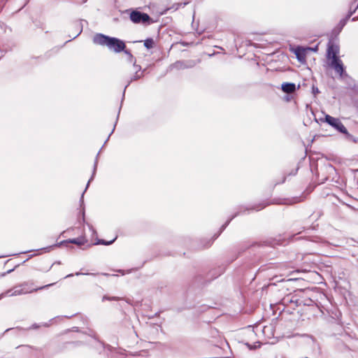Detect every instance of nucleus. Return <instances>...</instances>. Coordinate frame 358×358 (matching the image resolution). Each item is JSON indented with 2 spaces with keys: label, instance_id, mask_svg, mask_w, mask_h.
Returning a JSON list of instances; mask_svg holds the SVG:
<instances>
[{
  "label": "nucleus",
  "instance_id": "obj_12",
  "mask_svg": "<svg viewBox=\"0 0 358 358\" xmlns=\"http://www.w3.org/2000/svg\"><path fill=\"white\" fill-rule=\"evenodd\" d=\"M96 166H97V159H96L95 161V163H94V170H93V173H92V176L91 177V178L89 180L87 184V186H86V188L84 191V192L86 191V189H87L88 186H89V184L90 182L93 180V178H94V176L96 173Z\"/></svg>",
  "mask_w": 358,
  "mask_h": 358
},
{
  "label": "nucleus",
  "instance_id": "obj_11",
  "mask_svg": "<svg viewBox=\"0 0 358 358\" xmlns=\"http://www.w3.org/2000/svg\"><path fill=\"white\" fill-rule=\"evenodd\" d=\"M144 46L148 49L152 48L154 46L153 39L152 38H147L146 40H145Z\"/></svg>",
  "mask_w": 358,
  "mask_h": 358
},
{
  "label": "nucleus",
  "instance_id": "obj_8",
  "mask_svg": "<svg viewBox=\"0 0 358 358\" xmlns=\"http://www.w3.org/2000/svg\"><path fill=\"white\" fill-rule=\"evenodd\" d=\"M294 53L299 62H303L306 60L307 49L302 47H297L294 50Z\"/></svg>",
  "mask_w": 358,
  "mask_h": 358
},
{
  "label": "nucleus",
  "instance_id": "obj_5",
  "mask_svg": "<svg viewBox=\"0 0 358 358\" xmlns=\"http://www.w3.org/2000/svg\"><path fill=\"white\" fill-rule=\"evenodd\" d=\"M130 20L134 23H143L148 22L150 20V16L147 13H141L140 11L134 10L130 13Z\"/></svg>",
  "mask_w": 358,
  "mask_h": 358
},
{
  "label": "nucleus",
  "instance_id": "obj_10",
  "mask_svg": "<svg viewBox=\"0 0 358 358\" xmlns=\"http://www.w3.org/2000/svg\"><path fill=\"white\" fill-rule=\"evenodd\" d=\"M353 4H355V10L353 11H350L349 13V14L348 15V16L346 17L345 19H343L342 20H341L340 22V24L342 25V26H344L345 24V22L346 21L348 20V18L350 17V16L352 15V13L355 11V10L358 8V1L357 0H355L353 3Z\"/></svg>",
  "mask_w": 358,
  "mask_h": 358
},
{
  "label": "nucleus",
  "instance_id": "obj_3",
  "mask_svg": "<svg viewBox=\"0 0 358 358\" xmlns=\"http://www.w3.org/2000/svg\"><path fill=\"white\" fill-rule=\"evenodd\" d=\"M325 122L334 127L336 130L345 135V138L355 143H358V138L354 137L348 133L347 129L343 125L342 122L336 117H334L329 115H325Z\"/></svg>",
  "mask_w": 358,
  "mask_h": 358
},
{
  "label": "nucleus",
  "instance_id": "obj_9",
  "mask_svg": "<svg viewBox=\"0 0 358 358\" xmlns=\"http://www.w3.org/2000/svg\"><path fill=\"white\" fill-rule=\"evenodd\" d=\"M282 90L286 93H292L296 90L295 84L290 83H285L282 85Z\"/></svg>",
  "mask_w": 358,
  "mask_h": 358
},
{
  "label": "nucleus",
  "instance_id": "obj_14",
  "mask_svg": "<svg viewBox=\"0 0 358 358\" xmlns=\"http://www.w3.org/2000/svg\"><path fill=\"white\" fill-rule=\"evenodd\" d=\"M121 298L120 297H118V296H113V297H110V296H108L107 295H105L103 296V299L102 300L103 301H105V300H108V301H118V300H120Z\"/></svg>",
  "mask_w": 358,
  "mask_h": 358
},
{
  "label": "nucleus",
  "instance_id": "obj_15",
  "mask_svg": "<svg viewBox=\"0 0 358 358\" xmlns=\"http://www.w3.org/2000/svg\"><path fill=\"white\" fill-rule=\"evenodd\" d=\"M115 238L110 241H108V242L105 241L104 240H100L98 243L105 245H108L112 244L115 241Z\"/></svg>",
  "mask_w": 358,
  "mask_h": 358
},
{
  "label": "nucleus",
  "instance_id": "obj_17",
  "mask_svg": "<svg viewBox=\"0 0 358 358\" xmlns=\"http://www.w3.org/2000/svg\"><path fill=\"white\" fill-rule=\"evenodd\" d=\"M182 66V64L180 62H178L175 63L172 66L179 69V68H181Z\"/></svg>",
  "mask_w": 358,
  "mask_h": 358
},
{
  "label": "nucleus",
  "instance_id": "obj_13",
  "mask_svg": "<svg viewBox=\"0 0 358 358\" xmlns=\"http://www.w3.org/2000/svg\"><path fill=\"white\" fill-rule=\"evenodd\" d=\"M69 243H74L78 245L83 244V241L81 238H73L69 241Z\"/></svg>",
  "mask_w": 358,
  "mask_h": 358
},
{
  "label": "nucleus",
  "instance_id": "obj_2",
  "mask_svg": "<svg viewBox=\"0 0 358 358\" xmlns=\"http://www.w3.org/2000/svg\"><path fill=\"white\" fill-rule=\"evenodd\" d=\"M55 283H50L44 286H41L39 287H34V283L29 282H24L20 285L15 286L13 289L8 290L7 294L9 296H17L22 294H26L29 293H32L34 292H36L38 290H42L46 289L49 287L54 285Z\"/></svg>",
  "mask_w": 358,
  "mask_h": 358
},
{
  "label": "nucleus",
  "instance_id": "obj_22",
  "mask_svg": "<svg viewBox=\"0 0 358 358\" xmlns=\"http://www.w3.org/2000/svg\"><path fill=\"white\" fill-rule=\"evenodd\" d=\"M3 52L2 50L0 49V59L1 58V57L3 56Z\"/></svg>",
  "mask_w": 358,
  "mask_h": 358
},
{
  "label": "nucleus",
  "instance_id": "obj_18",
  "mask_svg": "<svg viewBox=\"0 0 358 358\" xmlns=\"http://www.w3.org/2000/svg\"><path fill=\"white\" fill-rule=\"evenodd\" d=\"M41 326L37 324H32L30 327H29V329H37L40 327Z\"/></svg>",
  "mask_w": 358,
  "mask_h": 358
},
{
  "label": "nucleus",
  "instance_id": "obj_19",
  "mask_svg": "<svg viewBox=\"0 0 358 358\" xmlns=\"http://www.w3.org/2000/svg\"><path fill=\"white\" fill-rule=\"evenodd\" d=\"M306 49H307V52L308 50H311V51H313V52H317V46H315V48H306Z\"/></svg>",
  "mask_w": 358,
  "mask_h": 358
},
{
  "label": "nucleus",
  "instance_id": "obj_21",
  "mask_svg": "<svg viewBox=\"0 0 358 358\" xmlns=\"http://www.w3.org/2000/svg\"><path fill=\"white\" fill-rule=\"evenodd\" d=\"M72 275H73V274H69L66 276H65L64 278L71 277Z\"/></svg>",
  "mask_w": 358,
  "mask_h": 358
},
{
  "label": "nucleus",
  "instance_id": "obj_20",
  "mask_svg": "<svg viewBox=\"0 0 358 358\" xmlns=\"http://www.w3.org/2000/svg\"><path fill=\"white\" fill-rule=\"evenodd\" d=\"M266 206L265 205H262V206L260 207H255L254 209L257 210H259L261 209H263Z\"/></svg>",
  "mask_w": 358,
  "mask_h": 358
},
{
  "label": "nucleus",
  "instance_id": "obj_6",
  "mask_svg": "<svg viewBox=\"0 0 358 358\" xmlns=\"http://www.w3.org/2000/svg\"><path fill=\"white\" fill-rule=\"evenodd\" d=\"M339 47L329 41L327 45V58L330 62L334 59H340L338 56Z\"/></svg>",
  "mask_w": 358,
  "mask_h": 358
},
{
  "label": "nucleus",
  "instance_id": "obj_23",
  "mask_svg": "<svg viewBox=\"0 0 358 358\" xmlns=\"http://www.w3.org/2000/svg\"><path fill=\"white\" fill-rule=\"evenodd\" d=\"M114 127H115V125ZM114 129H115V127H113V129H112L111 134L114 131Z\"/></svg>",
  "mask_w": 358,
  "mask_h": 358
},
{
  "label": "nucleus",
  "instance_id": "obj_24",
  "mask_svg": "<svg viewBox=\"0 0 358 358\" xmlns=\"http://www.w3.org/2000/svg\"><path fill=\"white\" fill-rule=\"evenodd\" d=\"M305 358H308V357H305Z\"/></svg>",
  "mask_w": 358,
  "mask_h": 358
},
{
  "label": "nucleus",
  "instance_id": "obj_4",
  "mask_svg": "<svg viewBox=\"0 0 358 358\" xmlns=\"http://www.w3.org/2000/svg\"><path fill=\"white\" fill-rule=\"evenodd\" d=\"M123 52L127 55L128 60L130 63H134V71H135V74L130 78V79L128 80L127 84L126 85L124 92H125L126 88L130 85V83L136 80L139 78H141L143 76V73L141 71V67L138 65H136L135 64V59L134 58V56L131 53V52L129 50H124Z\"/></svg>",
  "mask_w": 358,
  "mask_h": 358
},
{
  "label": "nucleus",
  "instance_id": "obj_16",
  "mask_svg": "<svg viewBox=\"0 0 358 358\" xmlns=\"http://www.w3.org/2000/svg\"><path fill=\"white\" fill-rule=\"evenodd\" d=\"M236 215H234L231 218H230L229 220H227V222L224 224H223V225L222 226V229H222V230H224V229L227 227V226L229 224V222L231 221V220H232L234 217H236Z\"/></svg>",
  "mask_w": 358,
  "mask_h": 358
},
{
  "label": "nucleus",
  "instance_id": "obj_7",
  "mask_svg": "<svg viewBox=\"0 0 358 358\" xmlns=\"http://www.w3.org/2000/svg\"><path fill=\"white\" fill-rule=\"evenodd\" d=\"M329 66L334 69L340 76H342L345 72V68L341 59H334V60L329 62Z\"/></svg>",
  "mask_w": 358,
  "mask_h": 358
},
{
  "label": "nucleus",
  "instance_id": "obj_1",
  "mask_svg": "<svg viewBox=\"0 0 358 358\" xmlns=\"http://www.w3.org/2000/svg\"><path fill=\"white\" fill-rule=\"evenodd\" d=\"M95 44L106 45L109 50L118 53L126 48L124 42L117 38L110 37L102 34H97L93 38Z\"/></svg>",
  "mask_w": 358,
  "mask_h": 358
}]
</instances>
